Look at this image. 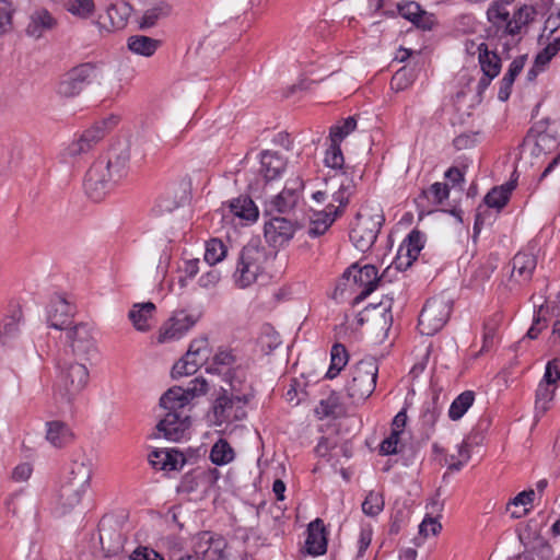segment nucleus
Here are the masks:
<instances>
[{
	"instance_id": "2",
	"label": "nucleus",
	"mask_w": 560,
	"mask_h": 560,
	"mask_svg": "<svg viewBox=\"0 0 560 560\" xmlns=\"http://www.w3.org/2000/svg\"><path fill=\"white\" fill-rule=\"evenodd\" d=\"M268 252L259 240H252L240 252L233 280L240 289H246L264 275Z\"/></svg>"
},
{
	"instance_id": "19",
	"label": "nucleus",
	"mask_w": 560,
	"mask_h": 560,
	"mask_svg": "<svg viewBox=\"0 0 560 560\" xmlns=\"http://www.w3.org/2000/svg\"><path fill=\"white\" fill-rule=\"evenodd\" d=\"M149 462L154 469L173 471L179 470L186 463L183 453L175 448H158L149 454Z\"/></svg>"
},
{
	"instance_id": "10",
	"label": "nucleus",
	"mask_w": 560,
	"mask_h": 560,
	"mask_svg": "<svg viewBox=\"0 0 560 560\" xmlns=\"http://www.w3.org/2000/svg\"><path fill=\"white\" fill-rule=\"evenodd\" d=\"M67 339L72 353L81 359L90 360L97 353L96 340L92 327L86 323H79L68 329Z\"/></svg>"
},
{
	"instance_id": "16",
	"label": "nucleus",
	"mask_w": 560,
	"mask_h": 560,
	"mask_svg": "<svg viewBox=\"0 0 560 560\" xmlns=\"http://www.w3.org/2000/svg\"><path fill=\"white\" fill-rule=\"evenodd\" d=\"M265 237L273 246L287 244L295 233V224L283 217H273L265 223Z\"/></svg>"
},
{
	"instance_id": "22",
	"label": "nucleus",
	"mask_w": 560,
	"mask_h": 560,
	"mask_svg": "<svg viewBox=\"0 0 560 560\" xmlns=\"http://www.w3.org/2000/svg\"><path fill=\"white\" fill-rule=\"evenodd\" d=\"M23 323V312L15 306L0 323V342L4 346L12 345L19 338Z\"/></svg>"
},
{
	"instance_id": "32",
	"label": "nucleus",
	"mask_w": 560,
	"mask_h": 560,
	"mask_svg": "<svg viewBox=\"0 0 560 560\" xmlns=\"http://www.w3.org/2000/svg\"><path fill=\"white\" fill-rule=\"evenodd\" d=\"M230 211L237 218L246 221H256L258 218V208L247 196H241L233 199L229 205Z\"/></svg>"
},
{
	"instance_id": "33",
	"label": "nucleus",
	"mask_w": 560,
	"mask_h": 560,
	"mask_svg": "<svg viewBox=\"0 0 560 560\" xmlns=\"http://www.w3.org/2000/svg\"><path fill=\"white\" fill-rule=\"evenodd\" d=\"M154 311L155 305L152 302L135 304L129 312V319L137 330L147 331L150 329L149 319L152 317Z\"/></svg>"
},
{
	"instance_id": "5",
	"label": "nucleus",
	"mask_w": 560,
	"mask_h": 560,
	"mask_svg": "<svg viewBox=\"0 0 560 560\" xmlns=\"http://www.w3.org/2000/svg\"><path fill=\"white\" fill-rule=\"evenodd\" d=\"M452 305V300L444 295L429 299L419 316L420 334L433 336L440 331L450 318Z\"/></svg>"
},
{
	"instance_id": "23",
	"label": "nucleus",
	"mask_w": 560,
	"mask_h": 560,
	"mask_svg": "<svg viewBox=\"0 0 560 560\" xmlns=\"http://www.w3.org/2000/svg\"><path fill=\"white\" fill-rule=\"evenodd\" d=\"M305 548L307 553L313 556H320L326 552L327 537L323 520L316 518L308 524Z\"/></svg>"
},
{
	"instance_id": "25",
	"label": "nucleus",
	"mask_w": 560,
	"mask_h": 560,
	"mask_svg": "<svg viewBox=\"0 0 560 560\" xmlns=\"http://www.w3.org/2000/svg\"><path fill=\"white\" fill-rule=\"evenodd\" d=\"M338 215H340V210L335 209L334 205H328L324 211L315 212L311 218L307 234L311 237L325 234Z\"/></svg>"
},
{
	"instance_id": "63",
	"label": "nucleus",
	"mask_w": 560,
	"mask_h": 560,
	"mask_svg": "<svg viewBox=\"0 0 560 560\" xmlns=\"http://www.w3.org/2000/svg\"><path fill=\"white\" fill-rule=\"evenodd\" d=\"M399 436V433L390 432V435L381 443L380 453L382 455H392L398 453Z\"/></svg>"
},
{
	"instance_id": "9",
	"label": "nucleus",
	"mask_w": 560,
	"mask_h": 560,
	"mask_svg": "<svg viewBox=\"0 0 560 560\" xmlns=\"http://www.w3.org/2000/svg\"><path fill=\"white\" fill-rule=\"evenodd\" d=\"M117 122V116H109L107 119L96 122L93 127L84 130L78 140L68 145L66 154L70 158H77L89 152L105 137L107 130Z\"/></svg>"
},
{
	"instance_id": "18",
	"label": "nucleus",
	"mask_w": 560,
	"mask_h": 560,
	"mask_svg": "<svg viewBox=\"0 0 560 560\" xmlns=\"http://www.w3.org/2000/svg\"><path fill=\"white\" fill-rule=\"evenodd\" d=\"M72 306L62 296H55L47 306L48 326L55 329H66L72 316Z\"/></svg>"
},
{
	"instance_id": "35",
	"label": "nucleus",
	"mask_w": 560,
	"mask_h": 560,
	"mask_svg": "<svg viewBox=\"0 0 560 560\" xmlns=\"http://www.w3.org/2000/svg\"><path fill=\"white\" fill-rule=\"evenodd\" d=\"M131 13V5L125 1L113 3L107 9L108 19L115 30L124 28Z\"/></svg>"
},
{
	"instance_id": "62",
	"label": "nucleus",
	"mask_w": 560,
	"mask_h": 560,
	"mask_svg": "<svg viewBox=\"0 0 560 560\" xmlns=\"http://www.w3.org/2000/svg\"><path fill=\"white\" fill-rule=\"evenodd\" d=\"M353 186L351 184L341 183L338 191L332 195V200L339 203V207L336 209H339L340 213L342 212V209L348 205L349 197L351 196Z\"/></svg>"
},
{
	"instance_id": "61",
	"label": "nucleus",
	"mask_w": 560,
	"mask_h": 560,
	"mask_svg": "<svg viewBox=\"0 0 560 560\" xmlns=\"http://www.w3.org/2000/svg\"><path fill=\"white\" fill-rule=\"evenodd\" d=\"M130 560H164L162 555L145 546L137 547L129 556Z\"/></svg>"
},
{
	"instance_id": "42",
	"label": "nucleus",
	"mask_w": 560,
	"mask_h": 560,
	"mask_svg": "<svg viewBox=\"0 0 560 560\" xmlns=\"http://www.w3.org/2000/svg\"><path fill=\"white\" fill-rule=\"evenodd\" d=\"M298 201L299 198L294 197L292 194H289L288 191L282 190L280 194H278L270 200L268 205V211L287 213L295 208Z\"/></svg>"
},
{
	"instance_id": "21",
	"label": "nucleus",
	"mask_w": 560,
	"mask_h": 560,
	"mask_svg": "<svg viewBox=\"0 0 560 560\" xmlns=\"http://www.w3.org/2000/svg\"><path fill=\"white\" fill-rule=\"evenodd\" d=\"M533 249L521 250L512 259L511 278L520 283L528 282L536 269L537 258Z\"/></svg>"
},
{
	"instance_id": "56",
	"label": "nucleus",
	"mask_w": 560,
	"mask_h": 560,
	"mask_svg": "<svg viewBox=\"0 0 560 560\" xmlns=\"http://www.w3.org/2000/svg\"><path fill=\"white\" fill-rule=\"evenodd\" d=\"M12 13V3L8 0H0V35L11 30Z\"/></svg>"
},
{
	"instance_id": "12",
	"label": "nucleus",
	"mask_w": 560,
	"mask_h": 560,
	"mask_svg": "<svg viewBox=\"0 0 560 560\" xmlns=\"http://www.w3.org/2000/svg\"><path fill=\"white\" fill-rule=\"evenodd\" d=\"M350 277L353 278L355 284L362 288V291L354 298V303H359L368 298L376 289L380 281L377 269L372 265H365L362 268L352 265L342 276V278L347 280H349Z\"/></svg>"
},
{
	"instance_id": "60",
	"label": "nucleus",
	"mask_w": 560,
	"mask_h": 560,
	"mask_svg": "<svg viewBox=\"0 0 560 560\" xmlns=\"http://www.w3.org/2000/svg\"><path fill=\"white\" fill-rule=\"evenodd\" d=\"M442 529V525L438 521L436 517H432L430 515H427L421 524L419 525V533L423 537H428L430 535L435 536L439 534Z\"/></svg>"
},
{
	"instance_id": "8",
	"label": "nucleus",
	"mask_w": 560,
	"mask_h": 560,
	"mask_svg": "<svg viewBox=\"0 0 560 560\" xmlns=\"http://www.w3.org/2000/svg\"><path fill=\"white\" fill-rule=\"evenodd\" d=\"M245 406L236 399V395L229 393L225 388H220L211 407L214 424L222 425L243 420L246 417Z\"/></svg>"
},
{
	"instance_id": "13",
	"label": "nucleus",
	"mask_w": 560,
	"mask_h": 560,
	"mask_svg": "<svg viewBox=\"0 0 560 560\" xmlns=\"http://www.w3.org/2000/svg\"><path fill=\"white\" fill-rule=\"evenodd\" d=\"M197 317L185 311L175 312L174 315L161 327L158 336L160 343L182 338L195 324Z\"/></svg>"
},
{
	"instance_id": "43",
	"label": "nucleus",
	"mask_w": 560,
	"mask_h": 560,
	"mask_svg": "<svg viewBox=\"0 0 560 560\" xmlns=\"http://www.w3.org/2000/svg\"><path fill=\"white\" fill-rule=\"evenodd\" d=\"M226 256V246L219 238H211L206 243L205 261L213 266Z\"/></svg>"
},
{
	"instance_id": "20",
	"label": "nucleus",
	"mask_w": 560,
	"mask_h": 560,
	"mask_svg": "<svg viewBox=\"0 0 560 560\" xmlns=\"http://www.w3.org/2000/svg\"><path fill=\"white\" fill-rule=\"evenodd\" d=\"M422 248V234L421 232L413 230L409 233L404 244L398 250V256L395 260L396 268L398 270H405L411 266L417 259Z\"/></svg>"
},
{
	"instance_id": "6",
	"label": "nucleus",
	"mask_w": 560,
	"mask_h": 560,
	"mask_svg": "<svg viewBox=\"0 0 560 560\" xmlns=\"http://www.w3.org/2000/svg\"><path fill=\"white\" fill-rule=\"evenodd\" d=\"M383 222L384 215L382 213H358L349 235L355 248L362 253L368 252L375 243Z\"/></svg>"
},
{
	"instance_id": "54",
	"label": "nucleus",
	"mask_w": 560,
	"mask_h": 560,
	"mask_svg": "<svg viewBox=\"0 0 560 560\" xmlns=\"http://www.w3.org/2000/svg\"><path fill=\"white\" fill-rule=\"evenodd\" d=\"M68 11L80 18H88L94 11L93 0H70Z\"/></svg>"
},
{
	"instance_id": "64",
	"label": "nucleus",
	"mask_w": 560,
	"mask_h": 560,
	"mask_svg": "<svg viewBox=\"0 0 560 560\" xmlns=\"http://www.w3.org/2000/svg\"><path fill=\"white\" fill-rule=\"evenodd\" d=\"M558 380H560V361L553 359L547 363L544 381L548 384H556Z\"/></svg>"
},
{
	"instance_id": "11",
	"label": "nucleus",
	"mask_w": 560,
	"mask_h": 560,
	"mask_svg": "<svg viewBox=\"0 0 560 560\" xmlns=\"http://www.w3.org/2000/svg\"><path fill=\"white\" fill-rule=\"evenodd\" d=\"M115 183L108 172H105V164L95 161L85 174L83 186L91 200L100 201L109 192Z\"/></svg>"
},
{
	"instance_id": "45",
	"label": "nucleus",
	"mask_w": 560,
	"mask_h": 560,
	"mask_svg": "<svg viewBox=\"0 0 560 560\" xmlns=\"http://www.w3.org/2000/svg\"><path fill=\"white\" fill-rule=\"evenodd\" d=\"M340 400L336 393H331L327 399H322L315 411L320 419L331 417L340 411Z\"/></svg>"
},
{
	"instance_id": "48",
	"label": "nucleus",
	"mask_w": 560,
	"mask_h": 560,
	"mask_svg": "<svg viewBox=\"0 0 560 560\" xmlns=\"http://www.w3.org/2000/svg\"><path fill=\"white\" fill-rule=\"evenodd\" d=\"M415 81V74L411 69L406 67L396 71L390 80V86L395 91H402L407 89Z\"/></svg>"
},
{
	"instance_id": "38",
	"label": "nucleus",
	"mask_w": 560,
	"mask_h": 560,
	"mask_svg": "<svg viewBox=\"0 0 560 560\" xmlns=\"http://www.w3.org/2000/svg\"><path fill=\"white\" fill-rule=\"evenodd\" d=\"M160 45V42L158 39L143 36V35H136L131 36L128 39V48L138 55H142L145 57L152 56L155 50L158 49Z\"/></svg>"
},
{
	"instance_id": "26",
	"label": "nucleus",
	"mask_w": 560,
	"mask_h": 560,
	"mask_svg": "<svg viewBox=\"0 0 560 560\" xmlns=\"http://www.w3.org/2000/svg\"><path fill=\"white\" fill-rule=\"evenodd\" d=\"M285 165V160L277 152L266 150L260 154V173L267 182L279 177Z\"/></svg>"
},
{
	"instance_id": "55",
	"label": "nucleus",
	"mask_w": 560,
	"mask_h": 560,
	"mask_svg": "<svg viewBox=\"0 0 560 560\" xmlns=\"http://www.w3.org/2000/svg\"><path fill=\"white\" fill-rule=\"evenodd\" d=\"M487 18L490 23L494 26H499L500 22H504L505 25L511 20L510 13L499 2H493L487 10Z\"/></svg>"
},
{
	"instance_id": "34",
	"label": "nucleus",
	"mask_w": 560,
	"mask_h": 560,
	"mask_svg": "<svg viewBox=\"0 0 560 560\" xmlns=\"http://www.w3.org/2000/svg\"><path fill=\"white\" fill-rule=\"evenodd\" d=\"M515 186L516 183L511 179L502 186L493 187L485 197L486 205L498 210L502 209L508 203Z\"/></svg>"
},
{
	"instance_id": "49",
	"label": "nucleus",
	"mask_w": 560,
	"mask_h": 560,
	"mask_svg": "<svg viewBox=\"0 0 560 560\" xmlns=\"http://www.w3.org/2000/svg\"><path fill=\"white\" fill-rule=\"evenodd\" d=\"M560 50V38H553L535 58L536 67H545Z\"/></svg>"
},
{
	"instance_id": "15",
	"label": "nucleus",
	"mask_w": 560,
	"mask_h": 560,
	"mask_svg": "<svg viewBox=\"0 0 560 560\" xmlns=\"http://www.w3.org/2000/svg\"><path fill=\"white\" fill-rule=\"evenodd\" d=\"M130 152L127 145L121 148L113 147L106 158H100L97 163L105 164V172L117 183L128 173Z\"/></svg>"
},
{
	"instance_id": "36",
	"label": "nucleus",
	"mask_w": 560,
	"mask_h": 560,
	"mask_svg": "<svg viewBox=\"0 0 560 560\" xmlns=\"http://www.w3.org/2000/svg\"><path fill=\"white\" fill-rule=\"evenodd\" d=\"M100 541L102 549L107 557L119 553L124 548L125 538L118 532L100 530Z\"/></svg>"
},
{
	"instance_id": "3",
	"label": "nucleus",
	"mask_w": 560,
	"mask_h": 560,
	"mask_svg": "<svg viewBox=\"0 0 560 560\" xmlns=\"http://www.w3.org/2000/svg\"><path fill=\"white\" fill-rule=\"evenodd\" d=\"M378 364L374 357H365L351 369V377L346 384L348 398L359 404L369 398L375 389Z\"/></svg>"
},
{
	"instance_id": "51",
	"label": "nucleus",
	"mask_w": 560,
	"mask_h": 560,
	"mask_svg": "<svg viewBox=\"0 0 560 560\" xmlns=\"http://www.w3.org/2000/svg\"><path fill=\"white\" fill-rule=\"evenodd\" d=\"M210 552H208V560H220L224 557V550L228 546L225 538L219 534L211 532Z\"/></svg>"
},
{
	"instance_id": "24",
	"label": "nucleus",
	"mask_w": 560,
	"mask_h": 560,
	"mask_svg": "<svg viewBox=\"0 0 560 560\" xmlns=\"http://www.w3.org/2000/svg\"><path fill=\"white\" fill-rule=\"evenodd\" d=\"M242 362L238 360L234 350L220 348L211 361L208 362L206 371L212 374L225 375L226 372H230L233 366L236 364H241Z\"/></svg>"
},
{
	"instance_id": "41",
	"label": "nucleus",
	"mask_w": 560,
	"mask_h": 560,
	"mask_svg": "<svg viewBox=\"0 0 560 560\" xmlns=\"http://www.w3.org/2000/svg\"><path fill=\"white\" fill-rule=\"evenodd\" d=\"M210 459L218 466L229 464L234 459V451L228 441L220 439L210 451Z\"/></svg>"
},
{
	"instance_id": "37",
	"label": "nucleus",
	"mask_w": 560,
	"mask_h": 560,
	"mask_svg": "<svg viewBox=\"0 0 560 560\" xmlns=\"http://www.w3.org/2000/svg\"><path fill=\"white\" fill-rule=\"evenodd\" d=\"M330 365L326 373L327 378L336 377L349 361V354L346 347L341 343H335L330 351Z\"/></svg>"
},
{
	"instance_id": "1",
	"label": "nucleus",
	"mask_w": 560,
	"mask_h": 560,
	"mask_svg": "<svg viewBox=\"0 0 560 560\" xmlns=\"http://www.w3.org/2000/svg\"><path fill=\"white\" fill-rule=\"evenodd\" d=\"M93 464L90 458L82 457L71 463L69 474L61 483L57 494V510L67 514L74 510L90 487Z\"/></svg>"
},
{
	"instance_id": "7",
	"label": "nucleus",
	"mask_w": 560,
	"mask_h": 560,
	"mask_svg": "<svg viewBox=\"0 0 560 560\" xmlns=\"http://www.w3.org/2000/svg\"><path fill=\"white\" fill-rule=\"evenodd\" d=\"M96 77V66L92 62L80 63L67 71L60 79L57 93L62 97L78 96Z\"/></svg>"
},
{
	"instance_id": "29",
	"label": "nucleus",
	"mask_w": 560,
	"mask_h": 560,
	"mask_svg": "<svg viewBox=\"0 0 560 560\" xmlns=\"http://www.w3.org/2000/svg\"><path fill=\"white\" fill-rule=\"evenodd\" d=\"M478 60L482 74L495 78L501 71V58L495 51L489 50L486 43L477 46Z\"/></svg>"
},
{
	"instance_id": "28",
	"label": "nucleus",
	"mask_w": 560,
	"mask_h": 560,
	"mask_svg": "<svg viewBox=\"0 0 560 560\" xmlns=\"http://www.w3.org/2000/svg\"><path fill=\"white\" fill-rule=\"evenodd\" d=\"M537 14V11L532 5H523L514 12L512 19L508 22L503 33L506 35H517L522 28L530 24Z\"/></svg>"
},
{
	"instance_id": "52",
	"label": "nucleus",
	"mask_w": 560,
	"mask_h": 560,
	"mask_svg": "<svg viewBox=\"0 0 560 560\" xmlns=\"http://www.w3.org/2000/svg\"><path fill=\"white\" fill-rule=\"evenodd\" d=\"M7 510L12 513V515H18L22 510L32 508L31 502L25 498L22 491L13 493L5 501Z\"/></svg>"
},
{
	"instance_id": "58",
	"label": "nucleus",
	"mask_w": 560,
	"mask_h": 560,
	"mask_svg": "<svg viewBox=\"0 0 560 560\" xmlns=\"http://www.w3.org/2000/svg\"><path fill=\"white\" fill-rule=\"evenodd\" d=\"M398 13L406 20L413 22L422 12L421 5L416 1H407L397 4Z\"/></svg>"
},
{
	"instance_id": "30",
	"label": "nucleus",
	"mask_w": 560,
	"mask_h": 560,
	"mask_svg": "<svg viewBox=\"0 0 560 560\" xmlns=\"http://www.w3.org/2000/svg\"><path fill=\"white\" fill-rule=\"evenodd\" d=\"M46 439L51 445L60 448L70 444L74 435L65 422L51 421L47 423Z\"/></svg>"
},
{
	"instance_id": "17",
	"label": "nucleus",
	"mask_w": 560,
	"mask_h": 560,
	"mask_svg": "<svg viewBox=\"0 0 560 560\" xmlns=\"http://www.w3.org/2000/svg\"><path fill=\"white\" fill-rule=\"evenodd\" d=\"M190 427V417L184 412H167L156 424L159 432L170 441L178 442Z\"/></svg>"
},
{
	"instance_id": "31",
	"label": "nucleus",
	"mask_w": 560,
	"mask_h": 560,
	"mask_svg": "<svg viewBox=\"0 0 560 560\" xmlns=\"http://www.w3.org/2000/svg\"><path fill=\"white\" fill-rule=\"evenodd\" d=\"M55 19L47 10H37L31 15L26 33L30 36L39 38L45 31L51 30L55 26Z\"/></svg>"
},
{
	"instance_id": "59",
	"label": "nucleus",
	"mask_w": 560,
	"mask_h": 560,
	"mask_svg": "<svg viewBox=\"0 0 560 560\" xmlns=\"http://www.w3.org/2000/svg\"><path fill=\"white\" fill-rule=\"evenodd\" d=\"M210 539H211V532L210 530H203L200 532L195 541V552L197 555H201L203 560H208V552H210Z\"/></svg>"
},
{
	"instance_id": "57",
	"label": "nucleus",
	"mask_w": 560,
	"mask_h": 560,
	"mask_svg": "<svg viewBox=\"0 0 560 560\" xmlns=\"http://www.w3.org/2000/svg\"><path fill=\"white\" fill-rule=\"evenodd\" d=\"M422 194L427 197L431 195L435 205H441L450 196V188L447 184L434 183L428 190H423Z\"/></svg>"
},
{
	"instance_id": "39",
	"label": "nucleus",
	"mask_w": 560,
	"mask_h": 560,
	"mask_svg": "<svg viewBox=\"0 0 560 560\" xmlns=\"http://www.w3.org/2000/svg\"><path fill=\"white\" fill-rule=\"evenodd\" d=\"M474 401L475 393L472 390H465L459 394L450 406V419L453 421L462 419L466 411L472 406Z\"/></svg>"
},
{
	"instance_id": "27",
	"label": "nucleus",
	"mask_w": 560,
	"mask_h": 560,
	"mask_svg": "<svg viewBox=\"0 0 560 560\" xmlns=\"http://www.w3.org/2000/svg\"><path fill=\"white\" fill-rule=\"evenodd\" d=\"M189 401L190 399L187 392L179 386H175L162 395L160 406L168 412H184V408Z\"/></svg>"
},
{
	"instance_id": "44",
	"label": "nucleus",
	"mask_w": 560,
	"mask_h": 560,
	"mask_svg": "<svg viewBox=\"0 0 560 560\" xmlns=\"http://www.w3.org/2000/svg\"><path fill=\"white\" fill-rule=\"evenodd\" d=\"M357 127V120L354 117L350 116L342 120L340 125L332 126L330 128L329 138L330 142L341 143V141L352 132Z\"/></svg>"
},
{
	"instance_id": "14",
	"label": "nucleus",
	"mask_w": 560,
	"mask_h": 560,
	"mask_svg": "<svg viewBox=\"0 0 560 560\" xmlns=\"http://www.w3.org/2000/svg\"><path fill=\"white\" fill-rule=\"evenodd\" d=\"M223 380L229 384V393L236 395V399L242 401V405H247L254 397V390L247 381V366L243 363L236 364L230 372L223 376Z\"/></svg>"
},
{
	"instance_id": "40",
	"label": "nucleus",
	"mask_w": 560,
	"mask_h": 560,
	"mask_svg": "<svg viewBox=\"0 0 560 560\" xmlns=\"http://www.w3.org/2000/svg\"><path fill=\"white\" fill-rule=\"evenodd\" d=\"M196 363L205 364L209 362L210 349L206 337H201L191 341L185 357Z\"/></svg>"
},
{
	"instance_id": "4",
	"label": "nucleus",
	"mask_w": 560,
	"mask_h": 560,
	"mask_svg": "<svg viewBox=\"0 0 560 560\" xmlns=\"http://www.w3.org/2000/svg\"><path fill=\"white\" fill-rule=\"evenodd\" d=\"M89 370L81 363H69L59 373L55 386L56 399L71 404L89 383Z\"/></svg>"
},
{
	"instance_id": "53",
	"label": "nucleus",
	"mask_w": 560,
	"mask_h": 560,
	"mask_svg": "<svg viewBox=\"0 0 560 560\" xmlns=\"http://www.w3.org/2000/svg\"><path fill=\"white\" fill-rule=\"evenodd\" d=\"M345 163L340 143L330 142L329 149L326 151L325 164L331 168H341Z\"/></svg>"
},
{
	"instance_id": "46",
	"label": "nucleus",
	"mask_w": 560,
	"mask_h": 560,
	"mask_svg": "<svg viewBox=\"0 0 560 560\" xmlns=\"http://www.w3.org/2000/svg\"><path fill=\"white\" fill-rule=\"evenodd\" d=\"M384 509V500L381 493L370 491L362 503V511L369 516L378 515Z\"/></svg>"
},
{
	"instance_id": "50",
	"label": "nucleus",
	"mask_w": 560,
	"mask_h": 560,
	"mask_svg": "<svg viewBox=\"0 0 560 560\" xmlns=\"http://www.w3.org/2000/svg\"><path fill=\"white\" fill-rule=\"evenodd\" d=\"M440 413L441 410L438 407L436 399H434L430 404H427L423 407L421 415V423L427 429V431L432 430L434 428Z\"/></svg>"
},
{
	"instance_id": "47",
	"label": "nucleus",
	"mask_w": 560,
	"mask_h": 560,
	"mask_svg": "<svg viewBox=\"0 0 560 560\" xmlns=\"http://www.w3.org/2000/svg\"><path fill=\"white\" fill-rule=\"evenodd\" d=\"M555 384L539 383L538 388L536 390V409L546 411L548 409V402L552 400L555 393Z\"/></svg>"
}]
</instances>
